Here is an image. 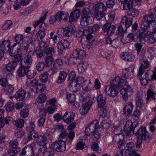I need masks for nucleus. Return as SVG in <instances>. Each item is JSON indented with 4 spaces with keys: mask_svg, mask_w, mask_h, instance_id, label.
I'll use <instances>...</instances> for the list:
<instances>
[{
    "mask_svg": "<svg viewBox=\"0 0 156 156\" xmlns=\"http://www.w3.org/2000/svg\"><path fill=\"white\" fill-rule=\"evenodd\" d=\"M119 90L120 94L125 101L132 94L133 89L128 82L122 77L116 76L112 80L109 86L105 87V92L106 96L114 98L118 95Z\"/></svg>",
    "mask_w": 156,
    "mask_h": 156,
    "instance_id": "f257e3e1",
    "label": "nucleus"
},
{
    "mask_svg": "<svg viewBox=\"0 0 156 156\" xmlns=\"http://www.w3.org/2000/svg\"><path fill=\"white\" fill-rule=\"evenodd\" d=\"M154 16L152 14L146 15L143 18L141 28L147 39L154 40V34L156 33V20H153Z\"/></svg>",
    "mask_w": 156,
    "mask_h": 156,
    "instance_id": "f03ea898",
    "label": "nucleus"
},
{
    "mask_svg": "<svg viewBox=\"0 0 156 156\" xmlns=\"http://www.w3.org/2000/svg\"><path fill=\"white\" fill-rule=\"evenodd\" d=\"M101 128L99 127V122L95 120L88 124L85 128V135L90 136L91 134L97 139L100 138L101 135Z\"/></svg>",
    "mask_w": 156,
    "mask_h": 156,
    "instance_id": "7ed1b4c3",
    "label": "nucleus"
},
{
    "mask_svg": "<svg viewBox=\"0 0 156 156\" xmlns=\"http://www.w3.org/2000/svg\"><path fill=\"white\" fill-rule=\"evenodd\" d=\"M79 100L83 103L80 111L82 115L87 114L90 110L93 102V98L87 96L86 94L83 93L79 97Z\"/></svg>",
    "mask_w": 156,
    "mask_h": 156,
    "instance_id": "20e7f679",
    "label": "nucleus"
},
{
    "mask_svg": "<svg viewBox=\"0 0 156 156\" xmlns=\"http://www.w3.org/2000/svg\"><path fill=\"white\" fill-rule=\"evenodd\" d=\"M139 76L138 74L137 76L139 79L141 84L145 86L149 81L152 80H156V67L154 68V71L147 70L144 74L141 73Z\"/></svg>",
    "mask_w": 156,
    "mask_h": 156,
    "instance_id": "39448f33",
    "label": "nucleus"
},
{
    "mask_svg": "<svg viewBox=\"0 0 156 156\" xmlns=\"http://www.w3.org/2000/svg\"><path fill=\"white\" fill-rule=\"evenodd\" d=\"M106 8L104 4L101 2L94 3L92 10L94 13L95 18L97 20H99L104 17V12Z\"/></svg>",
    "mask_w": 156,
    "mask_h": 156,
    "instance_id": "423d86ee",
    "label": "nucleus"
},
{
    "mask_svg": "<svg viewBox=\"0 0 156 156\" xmlns=\"http://www.w3.org/2000/svg\"><path fill=\"white\" fill-rule=\"evenodd\" d=\"M35 144H31L25 146L22 149L19 156H39L36 153Z\"/></svg>",
    "mask_w": 156,
    "mask_h": 156,
    "instance_id": "0eeeda50",
    "label": "nucleus"
},
{
    "mask_svg": "<svg viewBox=\"0 0 156 156\" xmlns=\"http://www.w3.org/2000/svg\"><path fill=\"white\" fill-rule=\"evenodd\" d=\"M136 135L138 138L136 143V147L139 148L142 143L141 140L146 139L149 137V134L147 130L146 127L142 126L137 131Z\"/></svg>",
    "mask_w": 156,
    "mask_h": 156,
    "instance_id": "6e6552de",
    "label": "nucleus"
},
{
    "mask_svg": "<svg viewBox=\"0 0 156 156\" xmlns=\"http://www.w3.org/2000/svg\"><path fill=\"white\" fill-rule=\"evenodd\" d=\"M75 28L70 26L65 28H59L57 31V33L60 37H65L71 36L74 34Z\"/></svg>",
    "mask_w": 156,
    "mask_h": 156,
    "instance_id": "1a4fd4ad",
    "label": "nucleus"
},
{
    "mask_svg": "<svg viewBox=\"0 0 156 156\" xmlns=\"http://www.w3.org/2000/svg\"><path fill=\"white\" fill-rule=\"evenodd\" d=\"M83 77L80 76L76 78L75 80L70 82L69 88L72 92H76L80 89L81 81H83Z\"/></svg>",
    "mask_w": 156,
    "mask_h": 156,
    "instance_id": "9d476101",
    "label": "nucleus"
},
{
    "mask_svg": "<svg viewBox=\"0 0 156 156\" xmlns=\"http://www.w3.org/2000/svg\"><path fill=\"white\" fill-rule=\"evenodd\" d=\"M136 127L134 126L133 123L131 120L127 121L125 125L123 134L125 136H131L134 133V128Z\"/></svg>",
    "mask_w": 156,
    "mask_h": 156,
    "instance_id": "9b49d317",
    "label": "nucleus"
},
{
    "mask_svg": "<svg viewBox=\"0 0 156 156\" xmlns=\"http://www.w3.org/2000/svg\"><path fill=\"white\" fill-rule=\"evenodd\" d=\"M50 147L57 151H62L66 149L65 142L61 140L52 143Z\"/></svg>",
    "mask_w": 156,
    "mask_h": 156,
    "instance_id": "f8f14e48",
    "label": "nucleus"
},
{
    "mask_svg": "<svg viewBox=\"0 0 156 156\" xmlns=\"http://www.w3.org/2000/svg\"><path fill=\"white\" fill-rule=\"evenodd\" d=\"M141 32L137 31L135 33H130L127 36V38L128 39L130 42L134 41V37L136 36L140 40L144 39L145 41H147L148 39H147L143 31L141 30Z\"/></svg>",
    "mask_w": 156,
    "mask_h": 156,
    "instance_id": "ddd939ff",
    "label": "nucleus"
},
{
    "mask_svg": "<svg viewBox=\"0 0 156 156\" xmlns=\"http://www.w3.org/2000/svg\"><path fill=\"white\" fill-rule=\"evenodd\" d=\"M91 33L88 32L86 35L87 41L83 43V45L86 46L88 49L92 48L96 44L94 38L90 34Z\"/></svg>",
    "mask_w": 156,
    "mask_h": 156,
    "instance_id": "4468645a",
    "label": "nucleus"
},
{
    "mask_svg": "<svg viewBox=\"0 0 156 156\" xmlns=\"http://www.w3.org/2000/svg\"><path fill=\"white\" fill-rule=\"evenodd\" d=\"M123 76L126 79H131L134 77V68L133 66L123 69L122 71Z\"/></svg>",
    "mask_w": 156,
    "mask_h": 156,
    "instance_id": "2eb2a0df",
    "label": "nucleus"
},
{
    "mask_svg": "<svg viewBox=\"0 0 156 156\" xmlns=\"http://www.w3.org/2000/svg\"><path fill=\"white\" fill-rule=\"evenodd\" d=\"M116 29L115 27L112 25L111 23H107L105 24L103 27L102 30L108 36H110L114 34Z\"/></svg>",
    "mask_w": 156,
    "mask_h": 156,
    "instance_id": "dca6fc26",
    "label": "nucleus"
},
{
    "mask_svg": "<svg viewBox=\"0 0 156 156\" xmlns=\"http://www.w3.org/2000/svg\"><path fill=\"white\" fill-rule=\"evenodd\" d=\"M72 55L73 58L76 59L81 60L85 57L86 52L83 50L78 49L73 51Z\"/></svg>",
    "mask_w": 156,
    "mask_h": 156,
    "instance_id": "f3484780",
    "label": "nucleus"
},
{
    "mask_svg": "<svg viewBox=\"0 0 156 156\" xmlns=\"http://www.w3.org/2000/svg\"><path fill=\"white\" fill-rule=\"evenodd\" d=\"M10 42L9 40H4L0 44V50L2 51L5 53L8 52L9 54L10 51H13L10 48Z\"/></svg>",
    "mask_w": 156,
    "mask_h": 156,
    "instance_id": "a211bd4d",
    "label": "nucleus"
},
{
    "mask_svg": "<svg viewBox=\"0 0 156 156\" xmlns=\"http://www.w3.org/2000/svg\"><path fill=\"white\" fill-rule=\"evenodd\" d=\"M19 47L17 48V51H15L13 52H12L10 51L9 52V55L11 56L14 57L13 59V61L16 62V63L18 62H21L22 61L23 58L22 56L19 53L20 52V44H18Z\"/></svg>",
    "mask_w": 156,
    "mask_h": 156,
    "instance_id": "6ab92c4d",
    "label": "nucleus"
},
{
    "mask_svg": "<svg viewBox=\"0 0 156 156\" xmlns=\"http://www.w3.org/2000/svg\"><path fill=\"white\" fill-rule=\"evenodd\" d=\"M69 46V43L68 41L64 40L60 41L57 44L58 51L59 52H62L68 48Z\"/></svg>",
    "mask_w": 156,
    "mask_h": 156,
    "instance_id": "aec40b11",
    "label": "nucleus"
},
{
    "mask_svg": "<svg viewBox=\"0 0 156 156\" xmlns=\"http://www.w3.org/2000/svg\"><path fill=\"white\" fill-rule=\"evenodd\" d=\"M140 66L139 68L138 73L139 76L141 73H144L143 69H147L149 67L150 64L147 59H143L140 61Z\"/></svg>",
    "mask_w": 156,
    "mask_h": 156,
    "instance_id": "412c9836",
    "label": "nucleus"
},
{
    "mask_svg": "<svg viewBox=\"0 0 156 156\" xmlns=\"http://www.w3.org/2000/svg\"><path fill=\"white\" fill-rule=\"evenodd\" d=\"M57 18L58 21L61 20L64 21H67L69 18V13L65 11H59L56 13Z\"/></svg>",
    "mask_w": 156,
    "mask_h": 156,
    "instance_id": "4be33fe9",
    "label": "nucleus"
},
{
    "mask_svg": "<svg viewBox=\"0 0 156 156\" xmlns=\"http://www.w3.org/2000/svg\"><path fill=\"white\" fill-rule=\"evenodd\" d=\"M93 23L92 18L90 16H82L80 18V25L84 28Z\"/></svg>",
    "mask_w": 156,
    "mask_h": 156,
    "instance_id": "5701e85b",
    "label": "nucleus"
},
{
    "mask_svg": "<svg viewBox=\"0 0 156 156\" xmlns=\"http://www.w3.org/2000/svg\"><path fill=\"white\" fill-rule=\"evenodd\" d=\"M133 108V105L131 102H129L126 103L123 109V112L126 116L130 115L132 113Z\"/></svg>",
    "mask_w": 156,
    "mask_h": 156,
    "instance_id": "b1692460",
    "label": "nucleus"
},
{
    "mask_svg": "<svg viewBox=\"0 0 156 156\" xmlns=\"http://www.w3.org/2000/svg\"><path fill=\"white\" fill-rule=\"evenodd\" d=\"M80 16V12L78 9L73 11L70 13L69 16V21L70 22H74L77 21Z\"/></svg>",
    "mask_w": 156,
    "mask_h": 156,
    "instance_id": "393cba45",
    "label": "nucleus"
},
{
    "mask_svg": "<svg viewBox=\"0 0 156 156\" xmlns=\"http://www.w3.org/2000/svg\"><path fill=\"white\" fill-rule=\"evenodd\" d=\"M83 81H81V87L83 90L85 92H88L91 89L92 83L90 80L85 79L83 77Z\"/></svg>",
    "mask_w": 156,
    "mask_h": 156,
    "instance_id": "a878e982",
    "label": "nucleus"
},
{
    "mask_svg": "<svg viewBox=\"0 0 156 156\" xmlns=\"http://www.w3.org/2000/svg\"><path fill=\"white\" fill-rule=\"evenodd\" d=\"M120 57L122 59L127 62H132L135 58V56L133 54L127 52L122 53Z\"/></svg>",
    "mask_w": 156,
    "mask_h": 156,
    "instance_id": "bb28decb",
    "label": "nucleus"
},
{
    "mask_svg": "<svg viewBox=\"0 0 156 156\" xmlns=\"http://www.w3.org/2000/svg\"><path fill=\"white\" fill-rule=\"evenodd\" d=\"M48 141L47 138L45 136L41 135L38 136L36 139L37 144L40 146H44Z\"/></svg>",
    "mask_w": 156,
    "mask_h": 156,
    "instance_id": "cd10ccee",
    "label": "nucleus"
},
{
    "mask_svg": "<svg viewBox=\"0 0 156 156\" xmlns=\"http://www.w3.org/2000/svg\"><path fill=\"white\" fill-rule=\"evenodd\" d=\"M75 114L73 112H66L63 117V120L66 123H68L74 119Z\"/></svg>",
    "mask_w": 156,
    "mask_h": 156,
    "instance_id": "c85d7f7f",
    "label": "nucleus"
},
{
    "mask_svg": "<svg viewBox=\"0 0 156 156\" xmlns=\"http://www.w3.org/2000/svg\"><path fill=\"white\" fill-rule=\"evenodd\" d=\"M88 66V64L86 62H81L77 65L78 71L80 73L84 72L87 69Z\"/></svg>",
    "mask_w": 156,
    "mask_h": 156,
    "instance_id": "c756f323",
    "label": "nucleus"
},
{
    "mask_svg": "<svg viewBox=\"0 0 156 156\" xmlns=\"http://www.w3.org/2000/svg\"><path fill=\"white\" fill-rule=\"evenodd\" d=\"M26 94V93L24 90H19L15 94V97L17 100L21 101L25 98Z\"/></svg>",
    "mask_w": 156,
    "mask_h": 156,
    "instance_id": "7c9ffc66",
    "label": "nucleus"
},
{
    "mask_svg": "<svg viewBox=\"0 0 156 156\" xmlns=\"http://www.w3.org/2000/svg\"><path fill=\"white\" fill-rule=\"evenodd\" d=\"M98 105L100 108H102L105 107L106 102V99L105 97H103L102 95H99L97 98Z\"/></svg>",
    "mask_w": 156,
    "mask_h": 156,
    "instance_id": "2f4dec72",
    "label": "nucleus"
},
{
    "mask_svg": "<svg viewBox=\"0 0 156 156\" xmlns=\"http://www.w3.org/2000/svg\"><path fill=\"white\" fill-rule=\"evenodd\" d=\"M41 151L43 153V156H54L53 149L50 147L49 148L42 147Z\"/></svg>",
    "mask_w": 156,
    "mask_h": 156,
    "instance_id": "473e14b6",
    "label": "nucleus"
},
{
    "mask_svg": "<svg viewBox=\"0 0 156 156\" xmlns=\"http://www.w3.org/2000/svg\"><path fill=\"white\" fill-rule=\"evenodd\" d=\"M29 54L27 55L25 58L24 64L23 65L24 66H26L27 68H29L32 62V59L31 56L32 55H31V53L29 51Z\"/></svg>",
    "mask_w": 156,
    "mask_h": 156,
    "instance_id": "72a5a7b5",
    "label": "nucleus"
},
{
    "mask_svg": "<svg viewBox=\"0 0 156 156\" xmlns=\"http://www.w3.org/2000/svg\"><path fill=\"white\" fill-rule=\"evenodd\" d=\"M133 20L132 18H129L126 16H124L121 19V23L124 24L126 28H128L131 25Z\"/></svg>",
    "mask_w": 156,
    "mask_h": 156,
    "instance_id": "f704fd0d",
    "label": "nucleus"
},
{
    "mask_svg": "<svg viewBox=\"0 0 156 156\" xmlns=\"http://www.w3.org/2000/svg\"><path fill=\"white\" fill-rule=\"evenodd\" d=\"M38 84V81L35 79H34L32 80L30 79H27L26 85L29 88L37 87Z\"/></svg>",
    "mask_w": 156,
    "mask_h": 156,
    "instance_id": "c9c22d12",
    "label": "nucleus"
},
{
    "mask_svg": "<svg viewBox=\"0 0 156 156\" xmlns=\"http://www.w3.org/2000/svg\"><path fill=\"white\" fill-rule=\"evenodd\" d=\"M17 66V63L16 62L11 61L5 65V69L7 71L12 72L15 70Z\"/></svg>",
    "mask_w": 156,
    "mask_h": 156,
    "instance_id": "e433bc0d",
    "label": "nucleus"
},
{
    "mask_svg": "<svg viewBox=\"0 0 156 156\" xmlns=\"http://www.w3.org/2000/svg\"><path fill=\"white\" fill-rule=\"evenodd\" d=\"M67 74L64 71L61 72L57 79L56 82L58 83H61L64 82L67 77Z\"/></svg>",
    "mask_w": 156,
    "mask_h": 156,
    "instance_id": "4c0bfd02",
    "label": "nucleus"
},
{
    "mask_svg": "<svg viewBox=\"0 0 156 156\" xmlns=\"http://www.w3.org/2000/svg\"><path fill=\"white\" fill-rule=\"evenodd\" d=\"M29 68H27L26 66L23 65L21 66L17 71V74L20 76H22L26 74Z\"/></svg>",
    "mask_w": 156,
    "mask_h": 156,
    "instance_id": "58836bf2",
    "label": "nucleus"
},
{
    "mask_svg": "<svg viewBox=\"0 0 156 156\" xmlns=\"http://www.w3.org/2000/svg\"><path fill=\"white\" fill-rule=\"evenodd\" d=\"M26 39L27 41V43H23V45L24 49L27 50L29 47L30 45H32L34 41V39L31 36L30 37H26Z\"/></svg>",
    "mask_w": 156,
    "mask_h": 156,
    "instance_id": "ea45409f",
    "label": "nucleus"
},
{
    "mask_svg": "<svg viewBox=\"0 0 156 156\" xmlns=\"http://www.w3.org/2000/svg\"><path fill=\"white\" fill-rule=\"evenodd\" d=\"M47 13V12L46 11H44L43 12L42 15L39 20L37 21L34 22L33 26L34 27H36L39 24L44 21L46 18Z\"/></svg>",
    "mask_w": 156,
    "mask_h": 156,
    "instance_id": "a19ab883",
    "label": "nucleus"
},
{
    "mask_svg": "<svg viewBox=\"0 0 156 156\" xmlns=\"http://www.w3.org/2000/svg\"><path fill=\"white\" fill-rule=\"evenodd\" d=\"M100 28L98 25L95 24L93 26H88L85 27V30H87V33H94L98 31Z\"/></svg>",
    "mask_w": 156,
    "mask_h": 156,
    "instance_id": "79ce46f5",
    "label": "nucleus"
},
{
    "mask_svg": "<svg viewBox=\"0 0 156 156\" xmlns=\"http://www.w3.org/2000/svg\"><path fill=\"white\" fill-rule=\"evenodd\" d=\"M132 7H130L129 9L127 10H128L127 13L129 16L135 17L138 15L139 11L137 9L132 8Z\"/></svg>",
    "mask_w": 156,
    "mask_h": 156,
    "instance_id": "37998d69",
    "label": "nucleus"
},
{
    "mask_svg": "<svg viewBox=\"0 0 156 156\" xmlns=\"http://www.w3.org/2000/svg\"><path fill=\"white\" fill-rule=\"evenodd\" d=\"M45 32L44 31L40 30L36 34L35 39L38 41H41L45 37Z\"/></svg>",
    "mask_w": 156,
    "mask_h": 156,
    "instance_id": "c03bdc74",
    "label": "nucleus"
},
{
    "mask_svg": "<svg viewBox=\"0 0 156 156\" xmlns=\"http://www.w3.org/2000/svg\"><path fill=\"white\" fill-rule=\"evenodd\" d=\"M38 136V133L37 132L34 130H32L28 134L27 138V141L32 139L35 140L36 138H37Z\"/></svg>",
    "mask_w": 156,
    "mask_h": 156,
    "instance_id": "a18cd8bd",
    "label": "nucleus"
},
{
    "mask_svg": "<svg viewBox=\"0 0 156 156\" xmlns=\"http://www.w3.org/2000/svg\"><path fill=\"white\" fill-rule=\"evenodd\" d=\"M63 64V62L62 59H57L54 62L53 67L55 69H59L62 68Z\"/></svg>",
    "mask_w": 156,
    "mask_h": 156,
    "instance_id": "49530a36",
    "label": "nucleus"
},
{
    "mask_svg": "<svg viewBox=\"0 0 156 156\" xmlns=\"http://www.w3.org/2000/svg\"><path fill=\"white\" fill-rule=\"evenodd\" d=\"M85 27L84 29H78L74 31V34L75 36L76 37H80L83 35H86L87 33V30H85Z\"/></svg>",
    "mask_w": 156,
    "mask_h": 156,
    "instance_id": "de8ad7c7",
    "label": "nucleus"
},
{
    "mask_svg": "<svg viewBox=\"0 0 156 156\" xmlns=\"http://www.w3.org/2000/svg\"><path fill=\"white\" fill-rule=\"evenodd\" d=\"M44 59L45 64L46 66L50 67L54 63V59L51 56H47Z\"/></svg>",
    "mask_w": 156,
    "mask_h": 156,
    "instance_id": "09e8293b",
    "label": "nucleus"
},
{
    "mask_svg": "<svg viewBox=\"0 0 156 156\" xmlns=\"http://www.w3.org/2000/svg\"><path fill=\"white\" fill-rule=\"evenodd\" d=\"M122 3L124 4L123 9L125 10L129 9L132 6V2L131 0H119Z\"/></svg>",
    "mask_w": 156,
    "mask_h": 156,
    "instance_id": "8fccbe9b",
    "label": "nucleus"
},
{
    "mask_svg": "<svg viewBox=\"0 0 156 156\" xmlns=\"http://www.w3.org/2000/svg\"><path fill=\"white\" fill-rule=\"evenodd\" d=\"M67 99L69 103H73L74 102V105L75 104L78 105L79 106L78 103L77 102H75V101L76 100V96L73 94H68L67 95Z\"/></svg>",
    "mask_w": 156,
    "mask_h": 156,
    "instance_id": "3c124183",
    "label": "nucleus"
},
{
    "mask_svg": "<svg viewBox=\"0 0 156 156\" xmlns=\"http://www.w3.org/2000/svg\"><path fill=\"white\" fill-rule=\"evenodd\" d=\"M47 97L46 94H39L36 98V101L38 103H43L47 100Z\"/></svg>",
    "mask_w": 156,
    "mask_h": 156,
    "instance_id": "603ef678",
    "label": "nucleus"
},
{
    "mask_svg": "<svg viewBox=\"0 0 156 156\" xmlns=\"http://www.w3.org/2000/svg\"><path fill=\"white\" fill-rule=\"evenodd\" d=\"M136 108H141L144 105V101L141 97H137L136 98Z\"/></svg>",
    "mask_w": 156,
    "mask_h": 156,
    "instance_id": "864d4df0",
    "label": "nucleus"
},
{
    "mask_svg": "<svg viewBox=\"0 0 156 156\" xmlns=\"http://www.w3.org/2000/svg\"><path fill=\"white\" fill-rule=\"evenodd\" d=\"M5 109L7 111L11 112L15 109V104L11 102H8L5 105Z\"/></svg>",
    "mask_w": 156,
    "mask_h": 156,
    "instance_id": "5fc2aeb1",
    "label": "nucleus"
},
{
    "mask_svg": "<svg viewBox=\"0 0 156 156\" xmlns=\"http://www.w3.org/2000/svg\"><path fill=\"white\" fill-rule=\"evenodd\" d=\"M14 89V87L12 85H9L6 86L5 89V94L8 95L11 94L13 91Z\"/></svg>",
    "mask_w": 156,
    "mask_h": 156,
    "instance_id": "6e6d98bb",
    "label": "nucleus"
},
{
    "mask_svg": "<svg viewBox=\"0 0 156 156\" xmlns=\"http://www.w3.org/2000/svg\"><path fill=\"white\" fill-rule=\"evenodd\" d=\"M24 135V131L22 129H16L15 130V135L17 138H20Z\"/></svg>",
    "mask_w": 156,
    "mask_h": 156,
    "instance_id": "4d7b16f0",
    "label": "nucleus"
},
{
    "mask_svg": "<svg viewBox=\"0 0 156 156\" xmlns=\"http://www.w3.org/2000/svg\"><path fill=\"white\" fill-rule=\"evenodd\" d=\"M29 52L31 53V55H36L37 58H40L42 56L43 51L39 49L38 50H36L35 51L33 52L31 51H29Z\"/></svg>",
    "mask_w": 156,
    "mask_h": 156,
    "instance_id": "13d9d810",
    "label": "nucleus"
},
{
    "mask_svg": "<svg viewBox=\"0 0 156 156\" xmlns=\"http://www.w3.org/2000/svg\"><path fill=\"white\" fill-rule=\"evenodd\" d=\"M48 77V76L47 72L41 74L39 76L40 80L43 83H45L47 82Z\"/></svg>",
    "mask_w": 156,
    "mask_h": 156,
    "instance_id": "bf43d9fd",
    "label": "nucleus"
},
{
    "mask_svg": "<svg viewBox=\"0 0 156 156\" xmlns=\"http://www.w3.org/2000/svg\"><path fill=\"white\" fill-rule=\"evenodd\" d=\"M46 89L45 85L43 84L40 83L37 85L36 87V90L37 93H41Z\"/></svg>",
    "mask_w": 156,
    "mask_h": 156,
    "instance_id": "052dcab7",
    "label": "nucleus"
},
{
    "mask_svg": "<svg viewBox=\"0 0 156 156\" xmlns=\"http://www.w3.org/2000/svg\"><path fill=\"white\" fill-rule=\"evenodd\" d=\"M44 52L46 54L47 56H51V55H52L55 53V51L54 48L49 47L47 48Z\"/></svg>",
    "mask_w": 156,
    "mask_h": 156,
    "instance_id": "680f3d73",
    "label": "nucleus"
},
{
    "mask_svg": "<svg viewBox=\"0 0 156 156\" xmlns=\"http://www.w3.org/2000/svg\"><path fill=\"white\" fill-rule=\"evenodd\" d=\"M56 106H49L47 108L46 110L48 113L52 114L54 113L57 110Z\"/></svg>",
    "mask_w": 156,
    "mask_h": 156,
    "instance_id": "e2e57ef3",
    "label": "nucleus"
},
{
    "mask_svg": "<svg viewBox=\"0 0 156 156\" xmlns=\"http://www.w3.org/2000/svg\"><path fill=\"white\" fill-rule=\"evenodd\" d=\"M35 71L33 70H30L28 69L26 73V75L27 76V79H30L33 78L36 74Z\"/></svg>",
    "mask_w": 156,
    "mask_h": 156,
    "instance_id": "0e129e2a",
    "label": "nucleus"
},
{
    "mask_svg": "<svg viewBox=\"0 0 156 156\" xmlns=\"http://www.w3.org/2000/svg\"><path fill=\"white\" fill-rule=\"evenodd\" d=\"M29 110L27 108L23 109L20 112V116L23 118H26L29 115Z\"/></svg>",
    "mask_w": 156,
    "mask_h": 156,
    "instance_id": "69168bd1",
    "label": "nucleus"
},
{
    "mask_svg": "<svg viewBox=\"0 0 156 156\" xmlns=\"http://www.w3.org/2000/svg\"><path fill=\"white\" fill-rule=\"evenodd\" d=\"M91 148L94 151H97L98 153H101V149H100L97 141L93 142L92 143Z\"/></svg>",
    "mask_w": 156,
    "mask_h": 156,
    "instance_id": "338daca9",
    "label": "nucleus"
},
{
    "mask_svg": "<svg viewBox=\"0 0 156 156\" xmlns=\"http://www.w3.org/2000/svg\"><path fill=\"white\" fill-rule=\"evenodd\" d=\"M148 57L150 59L154 58L155 55V51L152 48H148L147 51Z\"/></svg>",
    "mask_w": 156,
    "mask_h": 156,
    "instance_id": "774afa93",
    "label": "nucleus"
}]
</instances>
